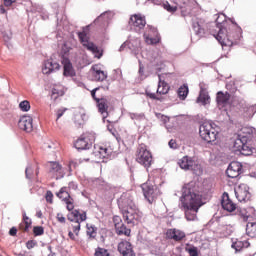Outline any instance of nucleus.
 Returning <instances> with one entry per match:
<instances>
[{
  "instance_id": "63",
  "label": "nucleus",
  "mask_w": 256,
  "mask_h": 256,
  "mask_svg": "<svg viewBox=\"0 0 256 256\" xmlns=\"http://www.w3.org/2000/svg\"><path fill=\"white\" fill-rule=\"evenodd\" d=\"M87 235H89V237H92L93 239H95V231H87Z\"/></svg>"
},
{
  "instance_id": "10",
  "label": "nucleus",
  "mask_w": 256,
  "mask_h": 256,
  "mask_svg": "<svg viewBox=\"0 0 256 256\" xmlns=\"http://www.w3.org/2000/svg\"><path fill=\"white\" fill-rule=\"evenodd\" d=\"M141 189L143 191V195L148 203H153L155 199L161 195V190L157 187V185L151 184V182H146L141 185Z\"/></svg>"
},
{
  "instance_id": "39",
  "label": "nucleus",
  "mask_w": 256,
  "mask_h": 256,
  "mask_svg": "<svg viewBox=\"0 0 256 256\" xmlns=\"http://www.w3.org/2000/svg\"><path fill=\"white\" fill-rule=\"evenodd\" d=\"M187 95H189V86L184 84L178 89V96L184 101L187 99Z\"/></svg>"
},
{
  "instance_id": "1",
  "label": "nucleus",
  "mask_w": 256,
  "mask_h": 256,
  "mask_svg": "<svg viewBox=\"0 0 256 256\" xmlns=\"http://www.w3.org/2000/svg\"><path fill=\"white\" fill-rule=\"evenodd\" d=\"M180 203L187 221H197V213L203 207V199L195 189V183L191 182L182 187Z\"/></svg>"
},
{
  "instance_id": "27",
  "label": "nucleus",
  "mask_w": 256,
  "mask_h": 256,
  "mask_svg": "<svg viewBox=\"0 0 256 256\" xmlns=\"http://www.w3.org/2000/svg\"><path fill=\"white\" fill-rule=\"evenodd\" d=\"M166 238L173 241H183L185 239V232L179 229H168L166 232Z\"/></svg>"
},
{
  "instance_id": "17",
  "label": "nucleus",
  "mask_w": 256,
  "mask_h": 256,
  "mask_svg": "<svg viewBox=\"0 0 256 256\" xmlns=\"http://www.w3.org/2000/svg\"><path fill=\"white\" fill-rule=\"evenodd\" d=\"M56 195L66 203L68 211H73V209H75V205H73V198H71V194H69V189L67 187H62Z\"/></svg>"
},
{
  "instance_id": "58",
  "label": "nucleus",
  "mask_w": 256,
  "mask_h": 256,
  "mask_svg": "<svg viewBox=\"0 0 256 256\" xmlns=\"http://www.w3.org/2000/svg\"><path fill=\"white\" fill-rule=\"evenodd\" d=\"M57 220L59 221V223H65V217L61 213L57 214Z\"/></svg>"
},
{
  "instance_id": "56",
  "label": "nucleus",
  "mask_w": 256,
  "mask_h": 256,
  "mask_svg": "<svg viewBox=\"0 0 256 256\" xmlns=\"http://www.w3.org/2000/svg\"><path fill=\"white\" fill-rule=\"evenodd\" d=\"M26 227H27V224H26L25 222H21V223L19 224V229H20L21 231H29V229H27Z\"/></svg>"
},
{
  "instance_id": "64",
  "label": "nucleus",
  "mask_w": 256,
  "mask_h": 256,
  "mask_svg": "<svg viewBox=\"0 0 256 256\" xmlns=\"http://www.w3.org/2000/svg\"><path fill=\"white\" fill-rule=\"evenodd\" d=\"M68 236L70 239H72V241H75V234H73L71 231H69Z\"/></svg>"
},
{
  "instance_id": "60",
  "label": "nucleus",
  "mask_w": 256,
  "mask_h": 256,
  "mask_svg": "<svg viewBox=\"0 0 256 256\" xmlns=\"http://www.w3.org/2000/svg\"><path fill=\"white\" fill-rule=\"evenodd\" d=\"M157 117H161V120L163 121V123H168L169 121V117L165 116V115H161V114H157Z\"/></svg>"
},
{
  "instance_id": "14",
  "label": "nucleus",
  "mask_w": 256,
  "mask_h": 256,
  "mask_svg": "<svg viewBox=\"0 0 256 256\" xmlns=\"http://www.w3.org/2000/svg\"><path fill=\"white\" fill-rule=\"evenodd\" d=\"M174 5H170L169 2L163 3V7L169 13H175L177 9H187L191 5L193 0H171Z\"/></svg>"
},
{
  "instance_id": "16",
  "label": "nucleus",
  "mask_w": 256,
  "mask_h": 256,
  "mask_svg": "<svg viewBox=\"0 0 256 256\" xmlns=\"http://www.w3.org/2000/svg\"><path fill=\"white\" fill-rule=\"evenodd\" d=\"M235 196L240 203H247V201H251L249 186L247 184H240L235 190Z\"/></svg>"
},
{
  "instance_id": "57",
  "label": "nucleus",
  "mask_w": 256,
  "mask_h": 256,
  "mask_svg": "<svg viewBox=\"0 0 256 256\" xmlns=\"http://www.w3.org/2000/svg\"><path fill=\"white\" fill-rule=\"evenodd\" d=\"M17 0H4L5 7H11Z\"/></svg>"
},
{
  "instance_id": "51",
  "label": "nucleus",
  "mask_w": 256,
  "mask_h": 256,
  "mask_svg": "<svg viewBox=\"0 0 256 256\" xmlns=\"http://www.w3.org/2000/svg\"><path fill=\"white\" fill-rule=\"evenodd\" d=\"M146 95L150 99H154L155 101H161V98L157 97V94H155V93L146 92Z\"/></svg>"
},
{
  "instance_id": "15",
  "label": "nucleus",
  "mask_w": 256,
  "mask_h": 256,
  "mask_svg": "<svg viewBox=\"0 0 256 256\" xmlns=\"http://www.w3.org/2000/svg\"><path fill=\"white\" fill-rule=\"evenodd\" d=\"M241 139H236L234 141V149L236 151H239V153H241V155H245V156H249L253 154V148L249 146V141L251 140H247L245 137H243Z\"/></svg>"
},
{
  "instance_id": "6",
  "label": "nucleus",
  "mask_w": 256,
  "mask_h": 256,
  "mask_svg": "<svg viewBox=\"0 0 256 256\" xmlns=\"http://www.w3.org/2000/svg\"><path fill=\"white\" fill-rule=\"evenodd\" d=\"M136 161L140 165H143L146 169H149L153 163V155L151 151L147 149L145 144H140L136 151Z\"/></svg>"
},
{
  "instance_id": "54",
  "label": "nucleus",
  "mask_w": 256,
  "mask_h": 256,
  "mask_svg": "<svg viewBox=\"0 0 256 256\" xmlns=\"http://www.w3.org/2000/svg\"><path fill=\"white\" fill-rule=\"evenodd\" d=\"M97 91H99V88H94L91 91L92 99H94V101H97V99H100V98H97V96H96Z\"/></svg>"
},
{
  "instance_id": "48",
  "label": "nucleus",
  "mask_w": 256,
  "mask_h": 256,
  "mask_svg": "<svg viewBox=\"0 0 256 256\" xmlns=\"http://www.w3.org/2000/svg\"><path fill=\"white\" fill-rule=\"evenodd\" d=\"M187 251L190 256H199V251H198L197 247H195V246L188 248Z\"/></svg>"
},
{
  "instance_id": "40",
  "label": "nucleus",
  "mask_w": 256,
  "mask_h": 256,
  "mask_svg": "<svg viewBox=\"0 0 256 256\" xmlns=\"http://www.w3.org/2000/svg\"><path fill=\"white\" fill-rule=\"evenodd\" d=\"M63 95H65V92H63V90L53 88L51 91V99H53V101H57V99H59V97H63Z\"/></svg>"
},
{
  "instance_id": "4",
  "label": "nucleus",
  "mask_w": 256,
  "mask_h": 256,
  "mask_svg": "<svg viewBox=\"0 0 256 256\" xmlns=\"http://www.w3.org/2000/svg\"><path fill=\"white\" fill-rule=\"evenodd\" d=\"M199 135L206 143H215L219 130L215 128V124L212 122H203L199 127Z\"/></svg>"
},
{
  "instance_id": "36",
  "label": "nucleus",
  "mask_w": 256,
  "mask_h": 256,
  "mask_svg": "<svg viewBox=\"0 0 256 256\" xmlns=\"http://www.w3.org/2000/svg\"><path fill=\"white\" fill-rule=\"evenodd\" d=\"M115 231L118 235H125V237H129L131 235V228H127L123 222L115 227Z\"/></svg>"
},
{
  "instance_id": "50",
  "label": "nucleus",
  "mask_w": 256,
  "mask_h": 256,
  "mask_svg": "<svg viewBox=\"0 0 256 256\" xmlns=\"http://www.w3.org/2000/svg\"><path fill=\"white\" fill-rule=\"evenodd\" d=\"M46 201L47 203H53V192H51V190H48L46 192Z\"/></svg>"
},
{
  "instance_id": "5",
  "label": "nucleus",
  "mask_w": 256,
  "mask_h": 256,
  "mask_svg": "<svg viewBox=\"0 0 256 256\" xmlns=\"http://www.w3.org/2000/svg\"><path fill=\"white\" fill-rule=\"evenodd\" d=\"M179 166L181 169H184V171H192L194 175H203V166H201L199 161L195 160V158L184 156L179 161Z\"/></svg>"
},
{
  "instance_id": "26",
  "label": "nucleus",
  "mask_w": 256,
  "mask_h": 256,
  "mask_svg": "<svg viewBox=\"0 0 256 256\" xmlns=\"http://www.w3.org/2000/svg\"><path fill=\"white\" fill-rule=\"evenodd\" d=\"M253 133H255V128L251 126L242 127L236 139L244 141L245 138L246 141H251L253 139Z\"/></svg>"
},
{
  "instance_id": "12",
  "label": "nucleus",
  "mask_w": 256,
  "mask_h": 256,
  "mask_svg": "<svg viewBox=\"0 0 256 256\" xmlns=\"http://www.w3.org/2000/svg\"><path fill=\"white\" fill-rule=\"evenodd\" d=\"M129 25L132 31L143 33V29H145V25H147V20H145V16L141 14H134L130 17Z\"/></svg>"
},
{
  "instance_id": "29",
  "label": "nucleus",
  "mask_w": 256,
  "mask_h": 256,
  "mask_svg": "<svg viewBox=\"0 0 256 256\" xmlns=\"http://www.w3.org/2000/svg\"><path fill=\"white\" fill-rule=\"evenodd\" d=\"M158 88H157V95H167L169 93V84L163 80V76L161 74H158Z\"/></svg>"
},
{
  "instance_id": "38",
  "label": "nucleus",
  "mask_w": 256,
  "mask_h": 256,
  "mask_svg": "<svg viewBox=\"0 0 256 256\" xmlns=\"http://www.w3.org/2000/svg\"><path fill=\"white\" fill-rule=\"evenodd\" d=\"M93 75L95 81H105L107 79V73L101 69L93 68Z\"/></svg>"
},
{
  "instance_id": "18",
  "label": "nucleus",
  "mask_w": 256,
  "mask_h": 256,
  "mask_svg": "<svg viewBox=\"0 0 256 256\" xmlns=\"http://www.w3.org/2000/svg\"><path fill=\"white\" fill-rule=\"evenodd\" d=\"M242 173L243 165L237 161L231 162L226 170V175L230 179H237V177H239V175H241Z\"/></svg>"
},
{
  "instance_id": "20",
  "label": "nucleus",
  "mask_w": 256,
  "mask_h": 256,
  "mask_svg": "<svg viewBox=\"0 0 256 256\" xmlns=\"http://www.w3.org/2000/svg\"><path fill=\"white\" fill-rule=\"evenodd\" d=\"M18 127L26 133L33 131V118L31 116H22L18 122Z\"/></svg>"
},
{
  "instance_id": "49",
  "label": "nucleus",
  "mask_w": 256,
  "mask_h": 256,
  "mask_svg": "<svg viewBox=\"0 0 256 256\" xmlns=\"http://www.w3.org/2000/svg\"><path fill=\"white\" fill-rule=\"evenodd\" d=\"M114 227H118L119 225L123 224V220L119 216L113 217Z\"/></svg>"
},
{
  "instance_id": "2",
  "label": "nucleus",
  "mask_w": 256,
  "mask_h": 256,
  "mask_svg": "<svg viewBox=\"0 0 256 256\" xmlns=\"http://www.w3.org/2000/svg\"><path fill=\"white\" fill-rule=\"evenodd\" d=\"M118 207L122 213L124 221L130 227H135V225H139L141 219L143 217V213L139 211L137 205L133 201V196L129 192H124L117 199Z\"/></svg>"
},
{
  "instance_id": "34",
  "label": "nucleus",
  "mask_w": 256,
  "mask_h": 256,
  "mask_svg": "<svg viewBox=\"0 0 256 256\" xmlns=\"http://www.w3.org/2000/svg\"><path fill=\"white\" fill-rule=\"evenodd\" d=\"M109 21H111V13L104 12L94 20V23L96 24L100 23L101 25H108Z\"/></svg>"
},
{
  "instance_id": "9",
  "label": "nucleus",
  "mask_w": 256,
  "mask_h": 256,
  "mask_svg": "<svg viewBox=\"0 0 256 256\" xmlns=\"http://www.w3.org/2000/svg\"><path fill=\"white\" fill-rule=\"evenodd\" d=\"M94 142L95 134L87 132L82 134L81 137L76 140V142L74 143V147L78 151H85L90 147H93Z\"/></svg>"
},
{
  "instance_id": "43",
  "label": "nucleus",
  "mask_w": 256,
  "mask_h": 256,
  "mask_svg": "<svg viewBox=\"0 0 256 256\" xmlns=\"http://www.w3.org/2000/svg\"><path fill=\"white\" fill-rule=\"evenodd\" d=\"M95 256H110L109 252L105 248L98 247L95 250Z\"/></svg>"
},
{
  "instance_id": "35",
  "label": "nucleus",
  "mask_w": 256,
  "mask_h": 256,
  "mask_svg": "<svg viewBox=\"0 0 256 256\" xmlns=\"http://www.w3.org/2000/svg\"><path fill=\"white\" fill-rule=\"evenodd\" d=\"M113 153V149L107 146H100L98 150V156L100 159H107Z\"/></svg>"
},
{
  "instance_id": "25",
  "label": "nucleus",
  "mask_w": 256,
  "mask_h": 256,
  "mask_svg": "<svg viewBox=\"0 0 256 256\" xmlns=\"http://www.w3.org/2000/svg\"><path fill=\"white\" fill-rule=\"evenodd\" d=\"M192 29H194L198 37H203V35H205V20L199 18L193 20Z\"/></svg>"
},
{
  "instance_id": "24",
  "label": "nucleus",
  "mask_w": 256,
  "mask_h": 256,
  "mask_svg": "<svg viewBox=\"0 0 256 256\" xmlns=\"http://www.w3.org/2000/svg\"><path fill=\"white\" fill-rule=\"evenodd\" d=\"M49 172L55 175L56 179H63L65 172H63V166L59 162H49Z\"/></svg>"
},
{
  "instance_id": "45",
  "label": "nucleus",
  "mask_w": 256,
  "mask_h": 256,
  "mask_svg": "<svg viewBox=\"0 0 256 256\" xmlns=\"http://www.w3.org/2000/svg\"><path fill=\"white\" fill-rule=\"evenodd\" d=\"M33 233L36 237H39L45 233V229L42 226H35L33 228Z\"/></svg>"
},
{
  "instance_id": "11",
  "label": "nucleus",
  "mask_w": 256,
  "mask_h": 256,
  "mask_svg": "<svg viewBox=\"0 0 256 256\" xmlns=\"http://www.w3.org/2000/svg\"><path fill=\"white\" fill-rule=\"evenodd\" d=\"M128 47V49L131 51L135 57L141 53V38L132 37L129 39V41L124 42L120 48L119 51H125V49Z\"/></svg>"
},
{
  "instance_id": "62",
  "label": "nucleus",
  "mask_w": 256,
  "mask_h": 256,
  "mask_svg": "<svg viewBox=\"0 0 256 256\" xmlns=\"http://www.w3.org/2000/svg\"><path fill=\"white\" fill-rule=\"evenodd\" d=\"M147 1H151L152 3H154V5H161V3H163V0H147Z\"/></svg>"
},
{
  "instance_id": "61",
  "label": "nucleus",
  "mask_w": 256,
  "mask_h": 256,
  "mask_svg": "<svg viewBox=\"0 0 256 256\" xmlns=\"http://www.w3.org/2000/svg\"><path fill=\"white\" fill-rule=\"evenodd\" d=\"M145 68L141 65V62H140V65H139V75L141 77H143V74L145 73Z\"/></svg>"
},
{
  "instance_id": "46",
  "label": "nucleus",
  "mask_w": 256,
  "mask_h": 256,
  "mask_svg": "<svg viewBox=\"0 0 256 256\" xmlns=\"http://www.w3.org/2000/svg\"><path fill=\"white\" fill-rule=\"evenodd\" d=\"M25 175H26V179L31 181V179H33V167L27 166L25 169Z\"/></svg>"
},
{
  "instance_id": "22",
  "label": "nucleus",
  "mask_w": 256,
  "mask_h": 256,
  "mask_svg": "<svg viewBox=\"0 0 256 256\" xmlns=\"http://www.w3.org/2000/svg\"><path fill=\"white\" fill-rule=\"evenodd\" d=\"M118 251L122 256H135L133 245L129 241H122L118 244Z\"/></svg>"
},
{
  "instance_id": "59",
  "label": "nucleus",
  "mask_w": 256,
  "mask_h": 256,
  "mask_svg": "<svg viewBox=\"0 0 256 256\" xmlns=\"http://www.w3.org/2000/svg\"><path fill=\"white\" fill-rule=\"evenodd\" d=\"M65 111H67V109L58 110L57 111V119H61V117H63V115L65 114Z\"/></svg>"
},
{
  "instance_id": "23",
  "label": "nucleus",
  "mask_w": 256,
  "mask_h": 256,
  "mask_svg": "<svg viewBox=\"0 0 256 256\" xmlns=\"http://www.w3.org/2000/svg\"><path fill=\"white\" fill-rule=\"evenodd\" d=\"M97 108L99 113H101L103 119H107L109 117V102L105 98L96 99Z\"/></svg>"
},
{
  "instance_id": "52",
  "label": "nucleus",
  "mask_w": 256,
  "mask_h": 256,
  "mask_svg": "<svg viewBox=\"0 0 256 256\" xmlns=\"http://www.w3.org/2000/svg\"><path fill=\"white\" fill-rule=\"evenodd\" d=\"M36 245H37V242H35V241H33V240H29V241L26 243L27 249H33Z\"/></svg>"
},
{
  "instance_id": "13",
  "label": "nucleus",
  "mask_w": 256,
  "mask_h": 256,
  "mask_svg": "<svg viewBox=\"0 0 256 256\" xmlns=\"http://www.w3.org/2000/svg\"><path fill=\"white\" fill-rule=\"evenodd\" d=\"M144 39L147 45H157L161 41L157 28L149 25L144 30Z\"/></svg>"
},
{
  "instance_id": "42",
  "label": "nucleus",
  "mask_w": 256,
  "mask_h": 256,
  "mask_svg": "<svg viewBox=\"0 0 256 256\" xmlns=\"http://www.w3.org/2000/svg\"><path fill=\"white\" fill-rule=\"evenodd\" d=\"M70 51H71V45H69V42H63L61 46V54L68 55Z\"/></svg>"
},
{
  "instance_id": "31",
  "label": "nucleus",
  "mask_w": 256,
  "mask_h": 256,
  "mask_svg": "<svg viewBox=\"0 0 256 256\" xmlns=\"http://www.w3.org/2000/svg\"><path fill=\"white\" fill-rule=\"evenodd\" d=\"M229 99H231V94H229V92L223 93L219 91L216 95V101L218 105H222V107L227 105Z\"/></svg>"
},
{
  "instance_id": "53",
  "label": "nucleus",
  "mask_w": 256,
  "mask_h": 256,
  "mask_svg": "<svg viewBox=\"0 0 256 256\" xmlns=\"http://www.w3.org/2000/svg\"><path fill=\"white\" fill-rule=\"evenodd\" d=\"M168 145L170 147V149H177V142L173 139H171L169 142H168Z\"/></svg>"
},
{
  "instance_id": "3",
  "label": "nucleus",
  "mask_w": 256,
  "mask_h": 256,
  "mask_svg": "<svg viewBox=\"0 0 256 256\" xmlns=\"http://www.w3.org/2000/svg\"><path fill=\"white\" fill-rule=\"evenodd\" d=\"M215 21L216 29L218 30L214 37L220 45H229V43L233 44L234 41H239V39H241V28H237L236 34L227 30V16L225 14L219 13Z\"/></svg>"
},
{
  "instance_id": "8",
  "label": "nucleus",
  "mask_w": 256,
  "mask_h": 256,
  "mask_svg": "<svg viewBox=\"0 0 256 256\" xmlns=\"http://www.w3.org/2000/svg\"><path fill=\"white\" fill-rule=\"evenodd\" d=\"M67 217L68 221L74 223L72 225L73 233H75V235H79V231H81V223H83V221H87V213H80L79 210H74L70 212Z\"/></svg>"
},
{
  "instance_id": "21",
  "label": "nucleus",
  "mask_w": 256,
  "mask_h": 256,
  "mask_svg": "<svg viewBox=\"0 0 256 256\" xmlns=\"http://www.w3.org/2000/svg\"><path fill=\"white\" fill-rule=\"evenodd\" d=\"M222 209L224 211H228V213H233L235 209H237V204L233 203V201L229 198V193L224 192L221 200Z\"/></svg>"
},
{
  "instance_id": "7",
  "label": "nucleus",
  "mask_w": 256,
  "mask_h": 256,
  "mask_svg": "<svg viewBox=\"0 0 256 256\" xmlns=\"http://www.w3.org/2000/svg\"><path fill=\"white\" fill-rule=\"evenodd\" d=\"M77 35H78V39L82 43L83 47H85V49H87V51H91V53H93V55L95 57H97V59H101V57H103V52H101L99 50L97 45H95L93 42L89 41V36H87V32H85V31L78 32Z\"/></svg>"
},
{
  "instance_id": "41",
  "label": "nucleus",
  "mask_w": 256,
  "mask_h": 256,
  "mask_svg": "<svg viewBox=\"0 0 256 256\" xmlns=\"http://www.w3.org/2000/svg\"><path fill=\"white\" fill-rule=\"evenodd\" d=\"M129 117H130V119H132V121H143V119H145V114H143V113H129Z\"/></svg>"
},
{
  "instance_id": "33",
  "label": "nucleus",
  "mask_w": 256,
  "mask_h": 256,
  "mask_svg": "<svg viewBox=\"0 0 256 256\" xmlns=\"http://www.w3.org/2000/svg\"><path fill=\"white\" fill-rule=\"evenodd\" d=\"M211 101V97L209 96V92L205 88H201L200 94L197 98V103H201L202 105H207Z\"/></svg>"
},
{
  "instance_id": "28",
  "label": "nucleus",
  "mask_w": 256,
  "mask_h": 256,
  "mask_svg": "<svg viewBox=\"0 0 256 256\" xmlns=\"http://www.w3.org/2000/svg\"><path fill=\"white\" fill-rule=\"evenodd\" d=\"M63 75L64 77H75V69H73V64H71V60L69 58H63Z\"/></svg>"
},
{
  "instance_id": "37",
  "label": "nucleus",
  "mask_w": 256,
  "mask_h": 256,
  "mask_svg": "<svg viewBox=\"0 0 256 256\" xmlns=\"http://www.w3.org/2000/svg\"><path fill=\"white\" fill-rule=\"evenodd\" d=\"M246 233L248 237H256V219L253 222L247 223Z\"/></svg>"
},
{
  "instance_id": "19",
  "label": "nucleus",
  "mask_w": 256,
  "mask_h": 256,
  "mask_svg": "<svg viewBox=\"0 0 256 256\" xmlns=\"http://www.w3.org/2000/svg\"><path fill=\"white\" fill-rule=\"evenodd\" d=\"M59 69H61V65H59L57 61L50 58L44 62L42 73L44 75H51V73H55V71H59Z\"/></svg>"
},
{
  "instance_id": "44",
  "label": "nucleus",
  "mask_w": 256,
  "mask_h": 256,
  "mask_svg": "<svg viewBox=\"0 0 256 256\" xmlns=\"http://www.w3.org/2000/svg\"><path fill=\"white\" fill-rule=\"evenodd\" d=\"M19 108L21 109V111L27 112L29 111V109H31V104L29 103V101L24 100L20 102Z\"/></svg>"
},
{
  "instance_id": "30",
  "label": "nucleus",
  "mask_w": 256,
  "mask_h": 256,
  "mask_svg": "<svg viewBox=\"0 0 256 256\" xmlns=\"http://www.w3.org/2000/svg\"><path fill=\"white\" fill-rule=\"evenodd\" d=\"M250 243L247 240H236L232 243L231 247L232 249H235L236 253H239V251H243V249H247L250 247Z\"/></svg>"
},
{
  "instance_id": "32",
  "label": "nucleus",
  "mask_w": 256,
  "mask_h": 256,
  "mask_svg": "<svg viewBox=\"0 0 256 256\" xmlns=\"http://www.w3.org/2000/svg\"><path fill=\"white\" fill-rule=\"evenodd\" d=\"M256 114V104L246 105L243 108V117L244 119H253V115Z\"/></svg>"
},
{
  "instance_id": "55",
  "label": "nucleus",
  "mask_w": 256,
  "mask_h": 256,
  "mask_svg": "<svg viewBox=\"0 0 256 256\" xmlns=\"http://www.w3.org/2000/svg\"><path fill=\"white\" fill-rule=\"evenodd\" d=\"M9 235L11 237H15V235H17V228L16 227H12L10 230H9Z\"/></svg>"
},
{
  "instance_id": "47",
  "label": "nucleus",
  "mask_w": 256,
  "mask_h": 256,
  "mask_svg": "<svg viewBox=\"0 0 256 256\" xmlns=\"http://www.w3.org/2000/svg\"><path fill=\"white\" fill-rule=\"evenodd\" d=\"M22 223L26 224V229H29L31 227V219H29V217L27 216V213L24 211L23 212V221Z\"/></svg>"
}]
</instances>
